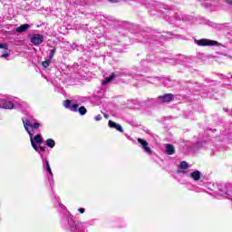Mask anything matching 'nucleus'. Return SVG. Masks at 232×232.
<instances>
[{
	"mask_svg": "<svg viewBox=\"0 0 232 232\" xmlns=\"http://www.w3.org/2000/svg\"><path fill=\"white\" fill-rule=\"evenodd\" d=\"M110 3H117V0H108Z\"/></svg>",
	"mask_w": 232,
	"mask_h": 232,
	"instance_id": "nucleus-33",
	"label": "nucleus"
},
{
	"mask_svg": "<svg viewBox=\"0 0 232 232\" xmlns=\"http://www.w3.org/2000/svg\"><path fill=\"white\" fill-rule=\"evenodd\" d=\"M28 28H30V24H22L16 28V32L18 34H23V32H26V30H28Z\"/></svg>",
	"mask_w": 232,
	"mask_h": 232,
	"instance_id": "nucleus-12",
	"label": "nucleus"
},
{
	"mask_svg": "<svg viewBox=\"0 0 232 232\" xmlns=\"http://www.w3.org/2000/svg\"><path fill=\"white\" fill-rule=\"evenodd\" d=\"M2 59H6V57H10V53H5L0 56Z\"/></svg>",
	"mask_w": 232,
	"mask_h": 232,
	"instance_id": "nucleus-27",
	"label": "nucleus"
},
{
	"mask_svg": "<svg viewBox=\"0 0 232 232\" xmlns=\"http://www.w3.org/2000/svg\"><path fill=\"white\" fill-rule=\"evenodd\" d=\"M175 97L171 93H167L158 97L160 102H171Z\"/></svg>",
	"mask_w": 232,
	"mask_h": 232,
	"instance_id": "nucleus-7",
	"label": "nucleus"
},
{
	"mask_svg": "<svg viewBox=\"0 0 232 232\" xmlns=\"http://www.w3.org/2000/svg\"><path fill=\"white\" fill-rule=\"evenodd\" d=\"M214 188H217L219 196L225 197L228 200L232 201V183L231 182H218L213 184Z\"/></svg>",
	"mask_w": 232,
	"mask_h": 232,
	"instance_id": "nucleus-1",
	"label": "nucleus"
},
{
	"mask_svg": "<svg viewBox=\"0 0 232 232\" xmlns=\"http://www.w3.org/2000/svg\"><path fill=\"white\" fill-rule=\"evenodd\" d=\"M52 60H50V58L44 62L42 63V66H44V68H48V66H50V63Z\"/></svg>",
	"mask_w": 232,
	"mask_h": 232,
	"instance_id": "nucleus-19",
	"label": "nucleus"
},
{
	"mask_svg": "<svg viewBox=\"0 0 232 232\" xmlns=\"http://www.w3.org/2000/svg\"><path fill=\"white\" fill-rule=\"evenodd\" d=\"M135 75H137V72H135L133 71H130V72H128L129 77H135Z\"/></svg>",
	"mask_w": 232,
	"mask_h": 232,
	"instance_id": "nucleus-25",
	"label": "nucleus"
},
{
	"mask_svg": "<svg viewBox=\"0 0 232 232\" xmlns=\"http://www.w3.org/2000/svg\"><path fill=\"white\" fill-rule=\"evenodd\" d=\"M29 137H30L31 145L33 146L34 150H35V151H39V147H37V145L34 141V133L29 132Z\"/></svg>",
	"mask_w": 232,
	"mask_h": 232,
	"instance_id": "nucleus-14",
	"label": "nucleus"
},
{
	"mask_svg": "<svg viewBox=\"0 0 232 232\" xmlns=\"http://www.w3.org/2000/svg\"><path fill=\"white\" fill-rule=\"evenodd\" d=\"M78 211H79V213H84L85 210H84V208H79Z\"/></svg>",
	"mask_w": 232,
	"mask_h": 232,
	"instance_id": "nucleus-30",
	"label": "nucleus"
},
{
	"mask_svg": "<svg viewBox=\"0 0 232 232\" xmlns=\"http://www.w3.org/2000/svg\"><path fill=\"white\" fill-rule=\"evenodd\" d=\"M44 168H45V170L49 173V175H51V177H53V172H52V169L50 168V162H48V160H45Z\"/></svg>",
	"mask_w": 232,
	"mask_h": 232,
	"instance_id": "nucleus-15",
	"label": "nucleus"
},
{
	"mask_svg": "<svg viewBox=\"0 0 232 232\" xmlns=\"http://www.w3.org/2000/svg\"><path fill=\"white\" fill-rule=\"evenodd\" d=\"M109 127L115 128V130H117V124L112 121H109Z\"/></svg>",
	"mask_w": 232,
	"mask_h": 232,
	"instance_id": "nucleus-22",
	"label": "nucleus"
},
{
	"mask_svg": "<svg viewBox=\"0 0 232 232\" xmlns=\"http://www.w3.org/2000/svg\"><path fill=\"white\" fill-rule=\"evenodd\" d=\"M114 77H116L115 72H112L111 75L106 77V78L102 82V86H104V85H106V84L111 82L113 81Z\"/></svg>",
	"mask_w": 232,
	"mask_h": 232,
	"instance_id": "nucleus-11",
	"label": "nucleus"
},
{
	"mask_svg": "<svg viewBox=\"0 0 232 232\" xmlns=\"http://www.w3.org/2000/svg\"><path fill=\"white\" fill-rule=\"evenodd\" d=\"M0 108H4L5 110H12L14 108V103L6 100H2L0 101Z\"/></svg>",
	"mask_w": 232,
	"mask_h": 232,
	"instance_id": "nucleus-8",
	"label": "nucleus"
},
{
	"mask_svg": "<svg viewBox=\"0 0 232 232\" xmlns=\"http://www.w3.org/2000/svg\"><path fill=\"white\" fill-rule=\"evenodd\" d=\"M72 231H75V227H72Z\"/></svg>",
	"mask_w": 232,
	"mask_h": 232,
	"instance_id": "nucleus-34",
	"label": "nucleus"
},
{
	"mask_svg": "<svg viewBox=\"0 0 232 232\" xmlns=\"http://www.w3.org/2000/svg\"><path fill=\"white\" fill-rule=\"evenodd\" d=\"M166 153H167V155L175 154V147L171 144H167L166 145Z\"/></svg>",
	"mask_w": 232,
	"mask_h": 232,
	"instance_id": "nucleus-13",
	"label": "nucleus"
},
{
	"mask_svg": "<svg viewBox=\"0 0 232 232\" xmlns=\"http://www.w3.org/2000/svg\"><path fill=\"white\" fill-rule=\"evenodd\" d=\"M196 44H198V46H215V44H217V42L201 39V40H196Z\"/></svg>",
	"mask_w": 232,
	"mask_h": 232,
	"instance_id": "nucleus-4",
	"label": "nucleus"
},
{
	"mask_svg": "<svg viewBox=\"0 0 232 232\" xmlns=\"http://www.w3.org/2000/svg\"><path fill=\"white\" fill-rule=\"evenodd\" d=\"M44 42V35L43 34H34L31 37V43L34 46H39V44H43Z\"/></svg>",
	"mask_w": 232,
	"mask_h": 232,
	"instance_id": "nucleus-3",
	"label": "nucleus"
},
{
	"mask_svg": "<svg viewBox=\"0 0 232 232\" xmlns=\"http://www.w3.org/2000/svg\"><path fill=\"white\" fill-rule=\"evenodd\" d=\"M40 151H45L44 147H39Z\"/></svg>",
	"mask_w": 232,
	"mask_h": 232,
	"instance_id": "nucleus-31",
	"label": "nucleus"
},
{
	"mask_svg": "<svg viewBox=\"0 0 232 232\" xmlns=\"http://www.w3.org/2000/svg\"><path fill=\"white\" fill-rule=\"evenodd\" d=\"M180 169H188V162L182 161V162L180 163Z\"/></svg>",
	"mask_w": 232,
	"mask_h": 232,
	"instance_id": "nucleus-21",
	"label": "nucleus"
},
{
	"mask_svg": "<svg viewBox=\"0 0 232 232\" xmlns=\"http://www.w3.org/2000/svg\"><path fill=\"white\" fill-rule=\"evenodd\" d=\"M138 104H139V102H137V100H128L126 103V108H130V109L137 108Z\"/></svg>",
	"mask_w": 232,
	"mask_h": 232,
	"instance_id": "nucleus-10",
	"label": "nucleus"
},
{
	"mask_svg": "<svg viewBox=\"0 0 232 232\" xmlns=\"http://www.w3.org/2000/svg\"><path fill=\"white\" fill-rule=\"evenodd\" d=\"M117 131H120V133H124V129H122L121 124H117Z\"/></svg>",
	"mask_w": 232,
	"mask_h": 232,
	"instance_id": "nucleus-23",
	"label": "nucleus"
},
{
	"mask_svg": "<svg viewBox=\"0 0 232 232\" xmlns=\"http://www.w3.org/2000/svg\"><path fill=\"white\" fill-rule=\"evenodd\" d=\"M103 116H104L105 119H108L110 117V115L106 114V113H104Z\"/></svg>",
	"mask_w": 232,
	"mask_h": 232,
	"instance_id": "nucleus-32",
	"label": "nucleus"
},
{
	"mask_svg": "<svg viewBox=\"0 0 232 232\" xmlns=\"http://www.w3.org/2000/svg\"><path fill=\"white\" fill-rule=\"evenodd\" d=\"M55 52H56V49L53 48L50 51V53H49V60H52L53 59V55H55Z\"/></svg>",
	"mask_w": 232,
	"mask_h": 232,
	"instance_id": "nucleus-20",
	"label": "nucleus"
},
{
	"mask_svg": "<svg viewBox=\"0 0 232 232\" xmlns=\"http://www.w3.org/2000/svg\"><path fill=\"white\" fill-rule=\"evenodd\" d=\"M45 144L48 148H55V140L53 139L46 140Z\"/></svg>",
	"mask_w": 232,
	"mask_h": 232,
	"instance_id": "nucleus-17",
	"label": "nucleus"
},
{
	"mask_svg": "<svg viewBox=\"0 0 232 232\" xmlns=\"http://www.w3.org/2000/svg\"><path fill=\"white\" fill-rule=\"evenodd\" d=\"M138 142H139V144H140V147L145 151V153H147L148 155H151V148L148 147V141H146L143 139L139 138Z\"/></svg>",
	"mask_w": 232,
	"mask_h": 232,
	"instance_id": "nucleus-5",
	"label": "nucleus"
},
{
	"mask_svg": "<svg viewBox=\"0 0 232 232\" xmlns=\"http://www.w3.org/2000/svg\"><path fill=\"white\" fill-rule=\"evenodd\" d=\"M101 119H102V117L101 116V114H98V115L95 117V121H101Z\"/></svg>",
	"mask_w": 232,
	"mask_h": 232,
	"instance_id": "nucleus-28",
	"label": "nucleus"
},
{
	"mask_svg": "<svg viewBox=\"0 0 232 232\" xmlns=\"http://www.w3.org/2000/svg\"><path fill=\"white\" fill-rule=\"evenodd\" d=\"M189 177L190 179H192V180L198 181V180H200V177H202V173L198 170H195L189 174Z\"/></svg>",
	"mask_w": 232,
	"mask_h": 232,
	"instance_id": "nucleus-9",
	"label": "nucleus"
},
{
	"mask_svg": "<svg viewBox=\"0 0 232 232\" xmlns=\"http://www.w3.org/2000/svg\"><path fill=\"white\" fill-rule=\"evenodd\" d=\"M0 48H2L4 50H8V44H0Z\"/></svg>",
	"mask_w": 232,
	"mask_h": 232,
	"instance_id": "nucleus-24",
	"label": "nucleus"
},
{
	"mask_svg": "<svg viewBox=\"0 0 232 232\" xmlns=\"http://www.w3.org/2000/svg\"><path fill=\"white\" fill-rule=\"evenodd\" d=\"M77 111H79L80 115H86L87 110L85 106H82L78 109Z\"/></svg>",
	"mask_w": 232,
	"mask_h": 232,
	"instance_id": "nucleus-18",
	"label": "nucleus"
},
{
	"mask_svg": "<svg viewBox=\"0 0 232 232\" xmlns=\"http://www.w3.org/2000/svg\"><path fill=\"white\" fill-rule=\"evenodd\" d=\"M34 142H35L36 144H43V136H41V134H37L36 136H34V138L33 139Z\"/></svg>",
	"mask_w": 232,
	"mask_h": 232,
	"instance_id": "nucleus-16",
	"label": "nucleus"
},
{
	"mask_svg": "<svg viewBox=\"0 0 232 232\" xmlns=\"http://www.w3.org/2000/svg\"><path fill=\"white\" fill-rule=\"evenodd\" d=\"M126 73H128V71L119 72H118V77H122V75H126Z\"/></svg>",
	"mask_w": 232,
	"mask_h": 232,
	"instance_id": "nucleus-26",
	"label": "nucleus"
},
{
	"mask_svg": "<svg viewBox=\"0 0 232 232\" xmlns=\"http://www.w3.org/2000/svg\"><path fill=\"white\" fill-rule=\"evenodd\" d=\"M63 205H60V208H63Z\"/></svg>",
	"mask_w": 232,
	"mask_h": 232,
	"instance_id": "nucleus-35",
	"label": "nucleus"
},
{
	"mask_svg": "<svg viewBox=\"0 0 232 232\" xmlns=\"http://www.w3.org/2000/svg\"><path fill=\"white\" fill-rule=\"evenodd\" d=\"M63 106L67 110H71V111H77L79 110L78 104H72V102L70 100H65L63 102Z\"/></svg>",
	"mask_w": 232,
	"mask_h": 232,
	"instance_id": "nucleus-6",
	"label": "nucleus"
},
{
	"mask_svg": "<svg viewBox=\"0 0 232 232\" xmlns=\"http://www.w3.org/2000/svg\"><path fill=\"white\" fill-rule=\"evenodd\" d=\"M22 121L24 123V128L27 131L28 135H30V133H32V131H30L29 128H32V130H39V128H41V123H39V122H34L32 124V122H30V120L24 121V119H22Z\"/></svg>",
	"mask_w": 232,
	"mask_h": 232,
	"instance_id": "nucleus-2",
	"label": "nucleus"
},
{
	"mask_svg": "<svg viewBox=\"0 0 232 232\" xmlns=\"http://www.w3.org/2000/svg\"><path fill=\"white\" fill-rule=\"evenodd\" d=\"M226 1V3H227V5H231V6H232V0H225Z\"/></svg>",
	"mask_w": 232,
	"mask_h": 232,
	"instance_id": "nucleus-29",
	"label": "nucleus"
}]
</instances>
